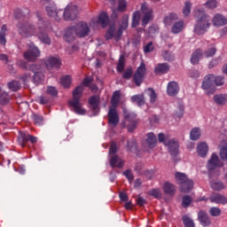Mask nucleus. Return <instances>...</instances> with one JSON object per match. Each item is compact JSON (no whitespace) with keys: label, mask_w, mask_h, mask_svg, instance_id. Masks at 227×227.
Returning <instances> with one entry per match:
<instances>
[{"label":"nucleus","mask_w":227,"mask_h":227,"mask_svg":"<svg viewBox=\"0 0 227 227\" xmlns=\"http://www.w3.org/2000/svg\"><path fill=\"white\" fill-rule=\"evenodd\" d=\"M46 91L48 95H51V97H56V95H58V90L52 86H49Z\"/></svg>","instance_id":"nucleus-59"},{"label":"nucleus","mask_w":227,"mask_h":227,"mask_svg":"<svg viewBox=\"0 0 227 227\" xmlns=\"http://www.w3.org/2000/svg\"><path fill=\"white\" fill-rule=\"evenodd\" d=\"M109 25V16L107 12H101L97 17H94L90 20L89 26L92 29H98V27H107Z\"/></svg>","instance_id":"nucleus-6"},{"label":"nucleus","mask_w":227,"mask_h":227,"mask_svg":"<svg viewBox=\"0 0 227 227\" xmlns=\"http://www.w3.org/2000/svg\"><path fill=\"white\" fill-rule=\"evenodd\" d=\"M209 214L213 215V217H217V215H221V209L219 207H211Z\"/></svg>","instance_id":"nucleus-57"},{"label":"nucleus","mask_w":227,"mask_h":227,"mask_svg":"<svg viewBox=\"0 0 227 227\" xmlns=\"http://www.w3.org/2000/svg\"><path fill=\"white\" fill-rule=\"evenodd\" d=\"M199 221L202 226H208L210 224V218H208V215L205 211L199 212Z\"/></svg>","instance_id":"nucleus-32"},{"label":"nucleus","mask_w":227,"mask_h":227,"mask_svg":"<svg viewBox=\"0 0 227 227\" xmlns=\"http://www.w3.org/2000/svg\"><path fill=\"white\" fill-rule=\"evenodd\" d=\"M153 51V43L150 42L144 47V52H152Z\"/></svg>","instance_id":"nucleus-61"},{"label":"nucleus","mask_w":227,"mask_h":227,"mask_svg":"<svg viewBox=\"0 0 227 227\" xmlns=\"http://www.w3.org/2000/svg\"><path fill=\"white\" fill-rule=\"evenodd\" d=\"M79 15V7L74 4H69L63 12L65 20H75Z\"/></svg>","instance_id":"nucleus-11"},{"label":"nucleus","mask_w":227,"mask_h":227,"mask_svg":"<svg viewBox=\"0 0 227 227\" xmlns=\"http://www.w3.org/2000/svg\"><path fill=\"white\" fill-rule=\"evenodd\" d=\"M27 141H30V143H36L37 139L36 137H33L27 133L20 131L18 137V143L19 145H20L21 148H24V146H26V143H27Z\"/></svg>","instance_id":"nucleus-18"},{"label":"nucleus","mask_w":227,"mask_h":227,"mask_svg":"<svg viewBox=\"0 0 227 227\" xmlns=\"http://www.w3.org/2000/svg\"><path fill=\"white\" fill-rule=\"evenodd\" d=\"M127 10V0L118 1V12H125Z\"/></svg>","instance_id":"nucleus-51"},{"label":"nucleus","mask_w":227,"mask_h":227,"mask_svg":"<svg viewBox=\"0 0 227 227\" xmlns=\"http://www.w3.org/2000/svg\"><path fill=\"white\" fill-rule=\"evenodd\" d=\"M192 8V4L191 2L187 1L184 4V6L183 8V14L184 17H187L191 13V9Z\"/></svg>","instance_id":"nucleus-45"},{"label":"nucleus","mask_w":227,"mask_h":227,"mask_svg":"<svg viewBox=\"0 0 227 227\" xmlns=\"http://www.w3.org/2000/svg\"><path fill=\"white\" fill-rule=\"evenodd\" d=\"M184 29H185V22H184V20L175 22L171 27V31L174 35H178V33H182Z\"/></svg>","instance_id":"nucleus-27"},{"label":"nucleus","mask_w":227,"mask_h":227,"mask_svg":"<svg viewBox=\"0 0 227 227\" xmlns=\"http://www.w3.org/2000/svg\"><path fill=\"white\" fill-rule=\"evenodd\" d=\"M194 15L197 17L198 20L194 27V33L199 36L205 35L210 27V16L205 14L204 10H195Z\"/></svg>","instance_id":"nucleus-4"},{"label":"nucleus","mask_w":227,"mask_h":227,"mask_svg":"<svg viewBox=\"0 0 227 227\" xmlns=\"http://www.w3.org/2000/svg\"><path fill=\"white\" fill-rule=\"evenodd\" d=\"M214 84L215 86H223V84H224V76L214 75Z\"/></svg>","instance_id":"nucleus-46"},{"label":"nucleus","mask_w":227,"mask_h":227,"mask_svg":"<svg viewBox=\"0 0 227 227\" xmlns=\"http://www.w3.org/2000/svg\"><path fill=\"white\" fill-rule=\"evenodd\" d=\"M123 175L129 180V184L134 180V175L132 174V170L127 169L123 172Z\"/></svg>","instance_id":"nucleus-54"},{"label":"nucleus","mask_w":227,"mask_h":227,"mask_svg":"<svg viewBox=\"0 0 227 227\" xmlns=\"http://www.w3.org/2000/svg\"><path fill=\"white\" fill-rule=\"evenodd\" d=\"M163 191L166 194L172 195V194H175L176 189L173 184L167 182L163 184Z\"/></svg>","instance_id":"nucleus-38"},{"label":"nucleus","mask_w":227,"mask_h":227,"mask_svg":"<svg viewBox=\"0 0 227 227\" xmlns=\"http://www.w3.org/2000/svg\"><path fill=\"white\" fill-rule=\"evenodd\" d=\"M125 68V59L121 58L117 64V72H121Z\"/></svg>","instance_id":"nucleus-56"},{"label":"nucleus","mask_w":227,"mask_h":227,"mask_svg":"<svg viewBox=\"0 0 227 227\" xmlns=\"http://www.w3.org/2000/svg\"><path fill=\"white\" fill-rule=\"evenodd\" d=\"M46 13H48L49 17L55 19L56 20H61V15H63L62 10H58L56 4H50L46 6Z\"/></svg>","instance_id":"nucleus-17"},{"label":"nucleus","mask_w":227,"mask_h":227,"mask_svg":"<svg viewBox=\"0 0 227 227\" xmlns=\"http://www.w3.org/2000/svg\"><path fill=\"white\" fill-rule=\"evenodd\" d=\"M9 90H12V91H19L20 90V82L17 81H12L8 83Z\"/></svg>","instance_id":"nucleus-44"},{"label":"nucleus","mask_w":227,"mask_h":227,"mask_svg":"<svg viewBox=\"0 0 227 227\" xmlns=\"http://www.w3.org/2000/svg\"><path fill=\"white\" fill-rule=\"evenodd\" d=\"M197 152L200 157H207L208 153V145L205 142H200L197 146Z\"/></svg>","instance_id":"nucleus-28"},{"label":"nucleus","mask_w":227,"mask_h":227,"mask_svg":"<svg viewBox=\"0 0 227 227\" xmlns=\"http://www.w3.org/2000/svg\"><path fill=\"white\" fill-rule=\"evenodd\" d=\"M176 116L177 118H182L184 116V106H179L178 112H176Z\"/></svg>","instance_id":"nucleus-63"},{"label":"nucleus","mask_w":227,"mask_h":227,"mask_svg":"<svg viewBox=\"0 0 227 227\" xmlns=\"http://www.w3.org/2000/svg\"><path fill=\"white\" fill-rule=\"evenodd\" d=\"M120 98H121V93L120 90H116L114 92L113 97H112V107L116 109V106L120 104Z\"/></svg>","instance_id":"nucleus-36"},{"label":"nucleus","mask_w":227,"mask_h":227,"mask_svg":"<svg viewBox=\"0 0 227 227\" xmlns=\"http://www.w3.org/2000/svg\"><path fill=\"white\" fill-rule=\"evenodd\" d=\"M183 222L185 227H194V222L188 216H184Z\"/></svg>","instance_id":"nucleus-52"},{"label":"nucleus","mask_w":227,"mask_h":227,"mask_svg":"<svg viewBox=\"0 0 227 227\" xmlns=\"http://www.w3.org/2000/svg\"><path fill=\"white\" fill-rule=\"evenodd\" d=\"M23 56L27 61H36L37 58H40V50L34 43H30L27 44V51Z\"/></svg>","instance_id":"nucleus-10"},{"label":"nucleus","mask_w":227,"mask_h":227,"mask_svg":"<svg viewBox=\"0 0 227 227\" xmlns=\"http://www.w3.org/2000/svg\"><path fill=\"white\" fill-rule=\"evenodd\" d=\"M178 91H180V87H178V83L176 82H170L167 87V94L169 97H176L178 95Z\"/></svg>","instance_id":"nucleus-24"},{"label":"nucleus","mask_w":227,"mask_h":227,"mask_svg":"<svg viewBox=\"0 0 227 227\" xmlns=\"http://www.w3.org/2000/svg\"><path fill=\"white\" fill-rule=\"evenodd\" d=\"M211 203H216L217 205H226L227 199L222 194L213 193L209 198Z\"/></svg>","instance_id":"nucleus-25"},{"label":"nucleus","mask_w":227,"mask_h":227,"mask_svg":"<svg viewBox=\"0 0 227 227\" xmlns=\"http://www.w3.org/2000/svg\"><path fill=\"white\" fill-rule=\"evenodd\" d=\"M145 93L147 94V97L150 98L151 104H153V102L157 100V94L155 93V90L153 89L145 90Z\"/></svg>","instance_id":"nucleus-43"},{"label":"nucleus","mask_w":227,"mask_h":227,"mask_svg":"<svg viewBox=\"0 0 227 227\" xmlns=\"http://www.w3.org/2000/svg\"><path fill=\"white\" fill-rule=\"evenodd\" d=\"M129 27V15H124L121 20L120 27L117 31L116 40H120L121 38V35H123V29H127Z\"/></svg>","instance_id":"nucleus-23"},{"label":"nucleus","mask_w":227,"mask_h":227,"mask_svg":"<svg viewBox=\"0 0 227 227\" xmlns=\"http://www.w3.org/2000/svg\"><path fill=\"white\" fill-rule=\"evenodd\" d=\"M44 63L48 68H59L61 67V59L59 56L49 57Z\"/></svg>","instance_id":"nucleus-21"},{"label":"nucleus","mask_w":227,"mask_h":227,"mask_svg":"<svg viewBox=\"0 0 227 227\" xmlns=\"http://www.w3.org/2000/svg\"><path fill=\"white\" fill-rule=\"evenodd\" d=\"M89 104L94 116H97L100 112V97L94 95L89 98Z\"/></svg>","instance_id":"nucleus-20"},{"label":"nucleus","mask_w":227,"mask_h":227,"mask_svg":"<svg viewBox=\"0 0 227 227\" xmlns=\"http://www.w3.org/2000/svg\"><path fill=\"white\" fill-rule=\"evenodd\" d=\"M34 123L37 127L43 125V116L42 115H34Z\"/></svg>","instance_id":"nucleus-50"},{"label":"nucleus","mask_w":227,"mask_h":227,"mask_svg":"<svg viewBox=\"0 0 227 227\" xmlns=\"http://www.w3.org/2000/svg\"><path fill=\"white\" fill-rule=\"evenodd\" d=\"M139 20H141V12L137 11L133 13L132 27H137L139 26Z\"/></svg>","instance_id":"nucleus-40"},{"label":"nucleus","mask_w":227,"mask_h":227,"mask_svg":"<svg viewBox=\"0 0 227 227\" xmlns=\"http://www.w3.org/2000/svg\"><path fill=\"white\" fill-rule=\"evenodd\" d=\"M201 88L207 95H214L215 93L216 88L214 84V74H210L204 77Z\"/></svg>","instance_id":"nucleus-9"},{"label":"nucleus","mask_w":227,"mask_h":227,"mask_svg":"<svg viewBox=\"0 0 227 227\" xmlns=\"http://www.w3.org/2000/svg\"><path fill=\"white\" fill-rule=\"evenodd\" d=\"M60 84L64 88H70V84H72V76L65 75L60 79Z\"/></svg>","instance_id":"nucleus-39"},{"label":"nucleus","mask_w":227,"mask_h":227,"mask_svg":"<svg viewBox=\"0 0 227 227\" xmlns=\"http://www.w3.org/2000/svg\"><path fill=\"white\" fill-rule=\"evenodd\" d=\"M154 70L156 74H168L169 72V65L168 63L158 64Z\"/></svg>","instance_id":"nucleus-33"},{"label":"nucleus","mask_w":227,"mask_h":227,"mask_svg":"<svg viewBox=\"0 0 227 227\" xmlns=\"http://www.w3.org/2000/svg\"><path fill=\"white\" fill-rule=\"evenodd\" d=\"M88 35H90V27H88V23L82 21L76 26L66 29L64 40L67 42V43H70L75 40V35L78 36V38H84L88 36Z\"/></svg>","instance_id":"nucleus-3"},{"label":"nucleus","mask_w":227,"mask_h":227,"mask_svg":"<svg viewBox=\"0 0 227 227\" xmlns=\"http://www.w3.org/2000/svg\"><path fill=\"white\" fill-rule=\"evenodd\" d=\"M214 102L216 106H226L227 94H216L214 96Z\"/></svg>","instance_id":"nucleus-29"},{"label":"nucleus","mask_w":227,"mask_h":227,"mask_svg":"<svg viewBox=\"0 0 227 227\" xmlns=\"http://www.w3.org/2000/svg\"><path fill=\"white\" fill-rule=\"evenodd\" d=\"M192 201V199L189 195L183 197V207L187 208V207L191 205Z\"/></svg>","instance_id":"nucleus-53"},{"label":"nucleus","mask_w":227,"mask_h":227,"mask_svg":"<svg viewBox=\"0 0 227 227\" xmlns=\"http://www.w3.org/2000/svg\"><path fill=\"white\" fill-rule=\"evenodd\" d=\"M175 178L176 184L179 185L181 192H191L194 187V182L188 179L187 176L182 172H176Z\"/></svg>","instance_id":"nucleus-5"},{"label":"nucleus","mask_w":227,"mask_h":227,"mask_svg":"<svg viewBox=\"0 0 227 227\" xmlns=\"http://www.w3.org/2000/svg\"><path fill=\"white\" fill-rule=\"evenodd\" d=\"M148 148H155L157 146V137L153 133H148L146 138Z\"/></svg>","instance_id":"nucleus-30"},{"label":"nucleus","mask_w":227,"mask_h":227,"mask_svg":"<svg viewBox=\"0 0 227 227\" xmlns=\"http://www.w3.org/2000/svg\"><path fill=\"white\" fill-rule=\"evenodd\" d=\"M6 31H8V27L3 25L0 30V43L2 45H6Z\"/></svg>","instance_id":"nucleus-37"},{"label":"nucleus","mask_w":227,"mask_h":227,"mask_svg":"<svg viewBox=\"0 0 227 227\" xmlns=\"http://www.w3.org/2000/svg\"><path fill=\"white\" fill-rule=\"evenodd\" d=\"M131 102L137 104V106H145V95L138 94L131 97Z\"/></svg>","instance_id":"nucleus-34"},{"label":"nucleus","mask_w":227,"mask_h":227,"mask_svg":"<svg viewBox=\"0 0 227 227\" xmlns=\"http://www.w3.org/2000/svg\"><path fill=\"white\" fill-rule=\"evenodd\" d=\"M174 20H178V14L171 12L164 17L163 22L165 26H171Z\"/></svg>","instance_id":"nucleus-31"},{"label":"nucleus","mask_w":227,"mask_h":227,"mask_svg":"<svg viewBox=\"0 0 227 227\" xmlns=\"http://www.w3.org/2000/svg\"><path fill=\"white\" fill-rule=\"evenodd\" d=\"M221 167H223V161L219 159V155L215 153H212L207 165L208 171H214L215 169H217V168Z\"/></svg>","instance_id":"nucleus-16"},{"label":"nucleus","mask_w":227,"mask_h":227,"mask_svg":"<svg viewBox=\"0 0 227 227\" xmlns=\"http://www.w3.org/2000/svg\"><path fill=\"white\" fill-rule=\"evenodd\" d=\"M162 57L165 61H173V59H175V55L168 51L162 52Z\"/></svg>","instance_id":"nucleus-49"},{"label":"nucleus","mask_w":227,"mask_h":227,"mask_svg":"<svg viewBox=\"0 0 227 227\" xmlns=\"http://www.w3.org/2000/svg\"><path fill=\"white\" fill-rule=\"evenodd\" d=\"M158 140L160 141V143H163L165 146H168V152L172 155V157H176V155H178V148H180L178 141H176V139H166L164 133H160L158 135Z\"/></svg>","instance_id":"nucleus-7"},{"label":"nucleus","mask_w":227,"mask_h":227,"mask_svg":"<svg viewBox=\"0 0 227 227\" xmlns=\"http://www.w3.org/2000/svg\"><path fill=\"white\" fill-rule=\"evenodd\" d=\"M108 123L111 127H116L118 123H120V115H118V112L116 108L110 107L108 111Z\"/></svg>","instance_id":"nucleus-19"},{"label":"nucleus","mask_w":227,"mask_h":227,"mask_svg":"<svg viewBox=\"0 0 227 227\" xmlns=\"http://www.w3.org/2000/svg\"><path fill=\"white\" fill-rule=\"evenodd\" d=\"M141 12L144 15L142 19V26H147L150 21L153 20V10L148 8L146 4H142Z\"/></svg>","instance_id":"nucleus-13"},{"label":"nucleus","mask_w":227,"mask_h":227,"mask_svg":"<svg viewBox=\"0 0 227 227\" xmlns=\"http://www.w3.org/2000/svg\"><path fill=\"white\" fill-rule=\"evenodd\" d=\"M26 13H29L27 9L25 10ZM25 12L20 10L17 9L14 11V18L17 19L19 23L17 24V29L19 35L25 38H29L30 36H37L42 43H45L46 45H51L52 41L47 32L52 31L55 33L56 36H59L56 33V27L51 26L49 23H45L43 20H42V14L37 12L36 16L39 20L38 22V28L35 27L31 23L26 21V14Z\"/></svg>","instance_id":"nucleus-1"},{"label":"nucleus","mask_w":227,"mask_h":227,"mask_svg":"<svg viewBox=\"0 0 227 227\" xmlns=\"http://www.w3.org/2000/svg\"><path fill=\"white\" fill-rule=\"evenodd\" d=\"M29 70L34 73L33 82L34 84H40L45 77V74L42 72V66L32 65L29 67Z\"/></svg>","instance_id":"nucleus-14"},{"label":"nucleus","mask_w":227,"mask_h":227,"mask_svg":"<svg viewBox=\"0 0 227 227\" xmlns=\"http://www.w3.org/2000/svg\"><path fill=\"white\" fill-rule=\"evenodd\" d=\"M206 8H208L209 10H214V8H217V1L216 0H207L206 2V4H204Z\"/></svg>","instance_id":"nucleus-48"},{"label":"nucleus","mask_w":227,"mask_h":227,"mask_svg":"<svg viewBox=\"0 0 227 227\" xmlns=\"http://www.w3.org/2000/svg\"><path fill=\"white\" fill-rule=\"evenodd\" d=\"M76 51H79V46L77 44H74L71 48H67L66 52H67V54H74Z\"/></svg>","instance_id":"nucleus-60"},{"label":"nucleus","mask_w":227,"mask_h":227,"mask_svg":"<svg viewBox=\"0 0 227 227\" xmlns=\"http://www.w3.org/2000/svg\"><path fill=\"white\" fill-rule=\"evenodd\" d=\"M146 74V66L145 63L141 62L140 66L137 67V72L133 76L134 82L137 86H141L143 79H145V74Z\"/></svg>","instance_id":"nucleus-15"},{"label":"nucleus","mask_w":227,"mask_h":227,"mask_svg":"<svg viewBox=\"0 0 227 227\" xmlns=\"http://www.w3.org/2000/svg\"><path fill=\"white\" fill-rule=\"evenodd\" d=\"M6 104H10V95L6 92H2L0 94V105L6 106Z\"/></svg>","instance_id":"nucleus-42"},{"label":"nucleus","mask_w":227,"mask_h":227,"mask_svg":"<svg viewBox=\"0 0 227 227\" xmlns=\"http://www.w3.org/2000/svg\"><path fill=\"white\" fill-rule=\"evenodd\" d=\"M149 195L159 200L162 197V192L159 189H153L149 192Z\"/></svg>","instance_id":"nucleus-47"},{"label":"nucleus","mask_w":227,"mask_h":227,"mask_svg":"<svg viewBox=\"0 0 227 227\" xmlns=\"http://www.w3.org/2000/svg\"><path fill=\"white\" fill-rule=\"evenodd\" d=\"M215 52L216 50L215 46H211L204 53L201 50H197L192 53L191 62L192 65H198L200 63V59L203 58H212V56H214Z\"/></svg>","instance_id":"nucleus-8"},{"label":"nucleus","mask_w":227,"mask_h":227,"mask_svg":"<svg viewBox=\"0 0 227 227\" xmlns=\"http://www.w3.org/2000/svg\"><path fill=\"white\" fill-rule=\"evenodd\" d=\"M123 114L126 121H129L128 130L129 132H134L136 127H137V121H136L137 115L134 113H129V110L123 109Z\"/></svg>","instance_id":"nucleus-12"},{"label":"nucleus","mask_w":227,"mask_h":227,"mask_svg":"<svg viewBox=\"0 0 227 227\" xmlns=\"http://www.w3.org/2000/svg\"><path fill=\"white\" fill-rule=\"evenodd\" d=\"M114 36V26H111L106 34V40H111Z\"/></svg>","instance_id":"nucleus-55"},{"label":"nucleus","mask_w":227,"mask_h":227,"mask_svg":"<svg viewBox=\"0 0 227 227\" xmlns=\"http://www.w3.org/2000/svg\"><path fill=\"white\" fill-rule=\"evenodd\" d=\"M21 81H23V82H28L29 81H31V74L27 73L25 74L22 77H21Z\"/></svg>","instance_id":"nucleus-64"},{"label":"nucleus","mask_w":227,"mask_h":227,"mask_svg":"<svg viewBox=\"0 0 227 227\" xmlns=\"http://www.w3.org/2000/svg\"><path fill=\"white\" fill-rule=\"evenodd\" d=\"M227 19L222 14H215L213 18V26L215 27H221V26H226Z\"/></svg>","instance_id":"nucleus-26"},{"label":"nucleus","mask_w":227,"mask_h":227,"mask_svg":"<svg viewBox=\"0 0 227 227\" xmlns=\"http://www.w3.org/2000/svg\"><path fill=\"white\" fill-rule=\"evenodd\" d=\"M116 152H118V147L116 146L115 142H112L110 149H109V157H111L112 155H114V153H116Z\"/></svg>","instance_id":"nucleus-58"},{"label":"nucleus","mask_w":227,"mask_h":227,"mask_svg":"<svg viewBox=\"0 0 227 227\" xmlns=\"http://www.w3.org/2000/svg\"><path fill=\"white\" fill-rule=\"evenodd\" d=\"M109 163L111 168H123V164H125V161L118 156V154H113L112 156H109Z\"/></svg>","instance_id":"nucleus-22"},{"label":"nucleus","mask_w":227,"mask_h":227,"mask_svg":"<svg viewBox=\"0 0 227 227\" xmlns=\"http://www.w3.org/2000/svg\"><path fill=\"white\" fill-rule=\"evenodd\" d=\"M91 81V77H85L82 84L73 90V99L69 100V107H71L76 114H86V110L82 108V103H81V97H82L84 86H90Z\"/></svg>","instance_id":"nucleus-2"},{"label":"nucleus","mask_w":227,"mask_h":227,"mask_svg":"<svg viewBox=\"0 0 227 227\" xmlns=\"http://www.w3.org/2000/svg\"><path fill=\"white\" fill-rule=\"evenodd\" d=\"M130 77H132V68H128L123 74V78L130 79Z\"/></svg>","instance_id":"nucleus-62"},{"label":"nucleus","mask_w":227,"mask_h":227,"mask_svg":"<svg viewBox=\"0 0 227 227\" xmlns=\"http://www.w3.org/2000/svg\"><path fill=\"white\" fill-rule=\"evenodd\" d=\"M201 136V129L200 128H193L190 132V139L192 141H197Z\"/></svg>","instance_id":"nucleus-35"},{"label":"nucleus","mask_w":227,"mask_h":227,"mask_svg":"<svg viewBox=\"0 0 227 227\" xmlns=\"http://www.w3.org/2000/svg\"><path fill=\"white\" fill-rule=\"evenodd\" d=\"M210 185L213 191H223L224 189V184L221 181H211Z\"/></svg>","instance_id":"nucleus-41"}]
</instances>
